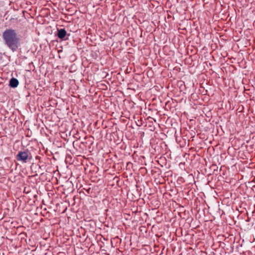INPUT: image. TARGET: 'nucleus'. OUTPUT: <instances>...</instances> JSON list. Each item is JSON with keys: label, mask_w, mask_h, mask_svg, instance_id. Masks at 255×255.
I'll list each match as a JSON object with an SVG mask.
<instances>
[{"label": "nucleus", "mask_w": 255, "mask_h": 255, "mask_svg": "<svg viewBox=\"0 0 255 255\" xmlns=\"http://www.w3.org/2000/svg\"><path fill=\"white\" fill-rule=\"evenodd\" d=\"M2 38L4 44L13 52L16 51L20 45V39L14 29H6L3 32Z\"/></svg>", "instance_id": "1"}, {"label": "nucleus", "mask_w": 255, "mask_h": 255, "mask_svg": "<svg viewBox=\"0 0 255 255\" xmlns=\"http://www.w3.org/2000/svg\"><path fill=\"white\" fill-rule=\"evenodd\" d=\"M29 156V152L28 151H20L16 156V159L18 161H21L23 163H26Z\"/></svg>", "instance_id": "2"}, {"label": "nucleus", "mask_w": 255, "mask_h": 255, "mask_svg": "<svg viewBox=\"0 0 255 255\" xmlns=\"http://www.w3.org/2000/svg\"><path fill=\"white\" fill-rule=\"evenodd\" d=\"M67 34L66 31L64 28L58 29L57 36L59 38L64 39Z\"/></svg>", "instance_id": "3"}, {"label": "nucleus", "mask_w": 255, "mask_h": 255, "mask_svg": "<svg viewBox=\"0 0 255 255\" xmlns=\"http://www.w3.org/2000/svg\"><path fill=\"white\" fill-rule=\"evenodd\" d=\"M19 82L16 78H12L9 81V86L11 88H16L18 85Z\"/></svg>", "instance_id": "4"}]
</instances>
